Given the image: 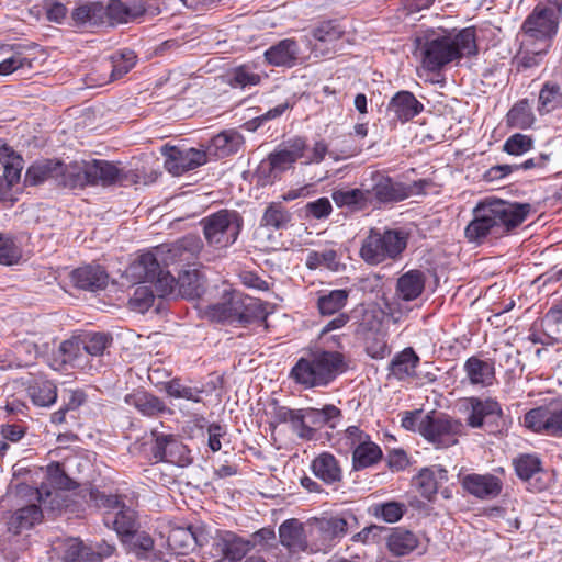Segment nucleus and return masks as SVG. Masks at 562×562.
Instances as JSON below:
<instances>
[{
	"label": "nucleus",
	"mask_w": 562,
	"mask_h": 562,
	"mask_svg": "<svg viewBox=\"0 0 562 562\" xmlns=\"http://www.w3.org/2000/svg\"><path fill=\"white\" fill-rule=\"evenodd\" d=\"M292 220V214L282 205L281 201L271 202L261 217V226L273 229L285 228Z\"/></svg>",
	"instance_id": "nucleus-45"
},
{
	"label": "nucleus",
	"mask_w": 562,
	"mask_h": 562,
	"mask_svg": "<svg viewBox=\"0 0 562 562\" xmlns=\"http://www.w3.org/2000/svg\"><path fill=\"white\" fill-rule=\"evenodd\" d=\"M0 164L3 173L0 175V199H4L11 188L20 181L23 159L7 144L0 143Z\"/></svg>",
	"instance_id": "nucleus-17"
},
{
	"label": "nucleus",
	"mask_w": 562,
	"mask_h": 562,
	"mask_svg": "<svg viewBox=\"0 0 562 562\" xmlns=\"http://www.w3.org/2000/svg\"><path fill=\"white\" fill-rule=\"evenodd\" d=\"M370 510L376 518H381L385 522L393 524L403 517L406 510V506L403 503L391 501L386 503L374 504Z\"/></svg>",
	"instance_id": "nucleus-52"
},
{
	"label": "nucleus",
	"mask_w": 562,
	"mask_h": 562,
	"mask_svg": "<svg viewBox=\"0 0 562 562\" xmlns=\"http://www.w3.org/2000/svg\"><path fill=\"white\" fill-rule=\"evenodd\" d=\"M333 201L337 206H348L356 210H362L371 203V193L369 190L361 189H341L331 194Z\"/></svg>",
	"instance_id": "nucleus-44"
},
{
	"label": "nucleus",
	"mask_w": 562,
	"mask_h": 562,
	"mask_svg": "<svg viewBox=\"0 0 562 562\" xmlns=\"http://www.w3.org/2000/svg\"><path fill=\"white\" fill-rule=\"evenodd\" d=\"M382 451L378 445L366 437L364 441L359 442L353 449L352 462L355 470H361L371 467L380 461Z\"/></svg>",
	"instance_id": "nucleus-43"
},
{
	"label": "nucleus",
	"mask_w": 562,
	"mask_h": 562,
	"mask_svg": "<svg viewBox=\"0 0 562 562\" xmlns=\"http://www.w3.org/2000/svg\"><path fill=\"white\" fill-rule=\"evenodd\" d=\"M100 505L106 508L104 524L112 527L123 542L130 540L140 528L138 513L127 505L121 495H101Z\"/></svg>",
	"instance_id": "nucleus-5"
},
{
	"label": "nucleus",
	"mask_w": 562,
	"mask_h": 562,
	"mask_svg": "<svg viewBox=\"0 0 562 562\" xmlns=\"http://www.w3.org/2000/svg\"><path fill=\"white\" fill-rule=\"evenodd\" d=\"M531 211L529 203H514L485 199L473 211V220L464 235L470 243L482 244L487 238L498 239L519 226Z\"/></svg>",
	"instance_id": "nucleus-1"
},
{
	"label": "nucleus",
	"mask_w": 562,
	"mask_h": 562,
	"mask_svg": "<svg viewBox=\"0 0 562 562\" xmlns=\"http://www.w3.org/2000/svg\"><path fill=\"white\" fill-rule=\"evenodd\" d=\"M463 406L468 413L467 424L472 428L496 423L503 415L499 403L491 397H469L465 398Z\"/></svg>",
	"instance_id": "nucleus-12"
},
{
	"label": "nucleus",
	"mask_w": 562,
	"mask_h": 562,
	"mask_svg": "<svg viewBox=\"0 0 562 562\" xmlns=\"http://www.w3.org/2000/svg\"><path fill=\"white\" fill-rule=\"evenodd\" d=\"M535 122V116L527 100L516 103L507 113V123L512 127L528 128Z\"/></svg>",
	"instance_id": "nucleus-49"
},
{
	"label": "nucleus",
	"mask_w": 562,
	"mask_h": 562,
	"mask_svg": "<svg viewBox=\"0 0 562 562\" xmlns=\"http://www.w3.org/2000/svg\"><path fill=\"white\" fill-rule=\"evenodd\" d=\"M266 316V308L260 300L241 294V307L238 314V324H249Z\"/></svg>",
	"instance_id": "nucleus-51"
},
{
	"label": "nucleus",
	"mask_w": 562,
	"mask_h": 562,
	"mask_svg": "<svg viewBox=\"0 0 562 562\" xmlns=\"http://www.w3.org/2000/svg\"><path fill=\"white\" fill-rule=\"evenodd\" d=\"M75 286L85 291H99L106 286L108 274L100 266H83L71 272Z\"/></svg>",
	"instance_id": "nucleus-24"
},
{
	"label": "nucleus",
	"mask_w": 562,
	"mask_h": 562,
	"mask_svg": "<svg viewBox=\"0 0 562 562\" xmlns=\"http://www.w3.org/2000/svg\"><path fill=\"white\" fill-rule=\"evenodd\" d=\"M206 162V154L195 148L171 149L166 160V168L175 176L193 170Z\"/></svg>",
	"instance_id": "nucleus-20"
},
{
	"label": "nucleus",
	"mask_w": 562,
	"mask_h": 562,
	"mask_svg": "<svg viewBox=\"0 0 562 562\" xmlns=\"http://www.w3.org/2000/svg\"><path fill=\"white\" fill-rule=\"evenodd\" d=\"M86 173L89 177V186L109 187L126 179L125 171L116 164L102 159L87 161Z\"/></svg>",
	"instance_id": "nucleus-18"
},
{
	"label": "nucleus",
	"mask_w": 562,
	"mask_h": 562,
	"mask_svg": "<svg viewBox=\"0 0 562 562\" xmlns=\"http://www.w3.org/2000/svg\"><path fill=\"white\" fill-rule=\"evenodd\" d=\"M153 302L154 290L147 285H139L135 289L128 304L132 310L143 313L153 305Z\"/></svg>",
	"instance_id": "nucleus-64"
},
{
	"label": "nucleus",
	"mask_w": 562,
	"mask_h": 562,
	"mask_svg": "<svg viewBox=\"0 0 562 562\" xmlns=\"http://www.w3.org/2000/svg\"><path fill=\"white\" fill-rule=\"evenodd\" d=\"M299 55V45L294 40H282L265 52L268 64L277 67H292Z\"/></svg>",
	"instance_id": "nucleus-28"
},
{
	"label": "nucleus",
	"mask_w": 562,
	"mask_h": 562,
	"mask_svg": "<svg viewBox=\"0 0 562 562\" xmlns=\"http://www.w3.org/2000/svg\"><path fill=\"white\" fill-rule=\"evenodd\" d=\"M178 296L193 300L200 297L205 291V280L196 270H184L178 279Z\"/></svg>",
	"instance_id": "nucleus-39"
},
{
	"label": "nucleus",
	"mask_w": 562,
	"mask_h": 562,
	"mask_svg": "<svg viewBox=\"0 0 562 562\" xmlns=\"http://www.w3.org/2000/svg\"><path fill=\"white\" fill-rule=\"evenodd\" d=\"M465 375L472 385L490 386L495 379L493 363L477 357H470L463 366Z\"/></svg>",
	"instance_id": "nucleus-32"
},
{
	"label": "nucleus",
	"mask_w": 562,
	"mask_h": 562,
	"mask_svg": "<svg viewBox=\"0 0 562 562\" xmlns=\"http://www.w3.org/2000/svg\"><path fill=\"white\" fill-rule=\"evenodd\" d=\"M344 356L337 351H316L302 357L290 376L306 389L326 386L344 371Z\"/></svg>",
	"instance_id": "nucleus-3"
},
{
	"label": "nucleus",
	"mask_w": 562,
	"mask_h": 562,
	"mask_svg": "<svg viewBox=\"0 0 562 562\" xmlns=\"http://www.w3.org/2000/svg\"><path fill=\"white\" fill-rule=\"evenodd\" d=\"M135 63L136 55L133 50H125L111 55L108 60H104L100 65V68L104 70H111V72L108 78L95 80L97 85L102 86L104 83L122 78L134 67Z\"/></svg>",
	"instance_id": "nucleus-26"
},
{
	"label": "nucleus",
	"mask_w": 562,
	"mask_h": 562,
	"mask_svg": "<svg viewBox=\"0 0 562 562\" xmlns=\"http://www.w3.org/2000/svg\"><path fill=\"white\" fill-rule=\"evenodd\" d=\"M425 274L420 270H409L397 280L396 294L404 301L417 299L425 289Z\"/></svg>",
	"instance_id": "nucleus-37"
},
{
	"label": "nucleus",
	"mask_w": 562,
	"mask_h": 562,
	"mask_svg": "<svg viewBox=\"0 0 562 562\" xmlns=\"http://www.w3.org/2000/svg\"><path fill=\"white\" fill-rule=\"evenodd\" d=\"M306 266L310 269H316L321 266H324L334 270L337 267V252L334 249H326L324 251H311L306 259Z\"/></svg>",
	"instance_id": "nucleus-63"
},
{
	"label": "nucleus",
	"mask_w": 562,
	"mask_h": 562,
	"mask_svg": "<svg viewBox=\"0 0 562 562\" xmlns=\"http://www.w3.org/2000/svg\"><path fill=\"white\" fill-rule=\"evenodd\" d=\"M241 307V293L233 291L223 297L222 302L209 308V316L212 321L228 325L238 324V314Z\"/></svg>",
	"instance_id": "nucleus-23"
},
{
	"label": "nucleus",
	"mask_w": 562,
	"mask_h": 562,
	"mask_svg": "<svg viewBox=\"0 0 562 562\" xmlns=\"http://www.w3.org/2000/svg\"><path fill=\"white\" fill-rule=\"evenodd\" d=\"M561 10L562 0L539 2L522 24L525 35L530 40L543 41L544 47H548V40L557 33Z\"/></svg>",
	"instance_id": "nucleus-7"
},
{
	"label": "nucleus",
	"mask_w": 562,
	"mask_h": 562,
	"mask_svg": "<svg viewBox=\"0 0 562 562\" xmlns=\"http://www.w3.org/2000/svg\"><path fill=\"white\" fill-rule=\"evenodd\" d=\"M386 546L394 555L402 557L417 548L418 538L409 530L395 528L389 535Z\"/></svg>",
	"instance_id": "nucleus-42"
},
{
	"label": "nucleus",
	"mask_w": 562,
	"mask_h": 562,
	"mask_svg": "<svg viewBox=\"0 0 562 562\" xmlns=\"http://www.w3.org/2000/svg\"><path fill=\"white\" fill-rule=\"evenodd\" d=\"M104 25H113L115 23H128L134 19L144 14L145 9L135 0L121 1L111 0L104 4Z\"/></svg>",
	"instance_id": "nucleus-22"
},
{
	"label": "nucleus",
	"mask_w": 562,
	"mask_h": 562,
	"mask_svg": "<svg viewBox=\"0 0 562 562\" xmlns=\"http://www.w3.org/2000/svg\"><path fill=\"white\" fill-rule=\"evenodd\" d=\"M340 418L341 411L331 404L325 405L323 408H307V422L317 428L328 426L334 429Z\"/></svg>",
	"instance_id": "nucleus-47"
},
{
	"label": "nucleus",
	"mask_w": 562,
	"mask_h": 562,
	"mask_svg": "<svg viewBox=\"0 0 562 562\" xmlns=\"http://www.w3.org/2000/svg\"><path fill=\"white\" fill-rule=\"evenodd\" d=\"M416 484L420 494L425 498L431 499V497L436 495L438 491V480L436 472L431 469H423L416 479Z\"/></svg>",
	"instance_id": "nucleus-61"
},
{
	"label": "nucleus",
	"mask_w": 562,
	"mask_h": 562,
	"mask_svg": "<svg viewBox=\"0 0 562 562\" xmlns=\"http://www.w3.org/2000/svg\"><path fill=\"white\" fill-rule=\"evenodd\" d=\"M150 452L155 462H169L178 467L192 463V457L187 446L172 434L151 430Z\"/></svg>",
	"instance_id": "nucleus-10"
},
{
	"label": "nucleus",
	"mask_w": 562,
	"mask_h": 562,
	"mask_svg": "<svg viewBox=\"0 0 562 562\" xmlns=\"http://www.w3.org/2000/svg\"><path fill=\"white\" fill-rule=\"evenodd\" d=\"M40 65L35 47L18 46L10 57L0 63V75L7 76L18 70L26 75L30 71L37 70Z\"/></svg>",
	"instance_id": "nucleus-19"
},
{
	"label": "nucleus",
	"mask_w": 562,
	"mask_h": 562,
	"mask_svg": "<svg viewBox=\"0 0 562 562\" xmlns=\"http://www.w3.org/2000/svg\"><path fill=\"white\" fill-rule=\"evenodd\" d=\"M306 147L305 139L301 137L282 144L270 153L267 159L261 161L258 172L274 180L281 173L292 168L295 161L304 156Z\"/></svg>",
	"instance_id": "nucleus-8"
},
{
	"label": "nucleus",
	"mask_w": 562,
	"mask_h": 562,
	"mask_svg": "<svg viewBox=\"0 0 562 562\" xmlns=\"http://www.w3.org/2000/svg\"><path fill=\"white\" fill-rule=\"evenodd\" d=\"M202 249V241L196 235H187L170 244L161 245L157 252L162 255L165 265L175 262H190Z\"/></svg>",
	"instance_id": "nucleus-14"
},
{
	"label": "nucleus",
	"mask_w": 562,
	"mask_h": 562,
	"mask_svg": "<svg viewBox=\"0 0 562 562\" xmlns=\"http://www.w3.org/2000/svg\"><path fill=\"white\" fill-rule=\"evenodd\" d=\"M460 483L465 492L480 499H493L503 488L501 479L491 473L467 474L460 479Z\"/></svg>",
	"instance_id": "nucleus-15"
},
{
	"label": "nucleus",
	"mask_w": 562,
	"mask_h": 562,
	"mask_svg": "<svg viewBox=\"0 0 562 562\" xmlns=\"http://www.w3.org/2000/svg\"><path fill=\"white\" fill-rule=\"evenodd\" d=\"M43 519V512L40 506L31 504L15 510L9 521L8 530L13 535H20L29 530Z\"/></svg>",
	"instance_id": "nucleus-33"
},
{
	"label": "nucleus",
	"mask_w": 562,
	"mask_h": 562,
	"mask_svg": "<svg viewBox=\"0 0 562 562\" xmlns=\"http://www.w3.org/2000/svg\"><path fill=\"white\" fill-rule=\"evenodd\" d=\"M348 299V291L333 290L326 295H322L317 301V306L323 315H331L341 310Z\"/></svg>",
	"instance_id": "nucleus-53"
},
{
	"label": "nucleus",
	"mask_w": 562,
	"mask_h": 562,
	"mask_svg": "<svg viewBox=\"0 0 562 562\" xmlns=\"http://www.w3.org/2000/svg\"><path fill=\"white\" fill-rule=\"evenodd\" d=\"M244 143V137L240 133L234 130H228L215 135L210 145L217 157H227L238 151Z\"/></svg>",
	"instance_id": "nucleus-41"
},
{
	"label": "nucleus",
	"mask_w": 562,
	"mask_h": 562,
	"mask_svg": "<svg viewBox=\"0 0 562 562\" xmlns=\"http://www.w3.org/2000/svg\"><path fill=\"white\" fill-rule=\"evenodd\" d=\"M168 542L173 550L186 553L195 548L198 539L191 528H175L169 532Z\"/></svg>",
	"instance_id": "nucleus-50"
},
{
	"label": "nucleus",
	"mask_w": 562,
	"mask_h": 562,
	"mask_svg": "<svg viewBox=\"0 0 562 562\" xmlns=\"http://www.w3.org/2000/svg\"><path fill=\"white\" fill-rule=\"evenodd\" d=\"M86 162L87 161L74 162L68 166L63 165L58 183L71 189L89 186V177L86 173Z\"/></svg>",
	"instance_id": "nucleus-46"
},
{
	"label": "nucleus",
	"mask_w": 562,
	"mask_h": 562,
	"mask_svg": "<svg viewBox=\"0 0 562 562\" xmlns=\"http://www.w3.org/2000/svg\"><path fill=\"white\" fill-rule=\"evenodd\" d=\"M279 539L280 543L290 552L311 551L312 546L307 543L303 524L297 519H288L280 525Z\"/></svg>",
	"instance_id": "nucleus-21"
},
{
	"label": "nucleus",
	"mask_w": 562,
	"mask_h": 562,
	"mask_svg": "<svg viewBox=\"0 0 562 562\" xmlns=\"http://www.w3.org/2000/svg\"><path fill=\"white\" fill-rule=\"evenodd\" d=\"M63 171V164L58 160H41L29 167L25 173V182L38 186L49 179L58 181Z\"/></svg>",
	"instance_id": "nucleus-35"
},
{
	"label": "nucleus",
	"mask_w": 562,
	"mask_h": 562,
	"mask_svg": "<svg viewBox=\"0 0 562 562\" xmlns=\"http://www.w3.org/2000/svg\"><path fill=\"white\" fill-rule=\"evenodd\" d=\"M124 401L146 416H155L166 411V406L160 398L145 391L127 394Z\"/></svg>",
	"instance_id": "nucleus-40"
},
{
	"label": "nucleus",
	"mask_w": 562,
	"mask_h": 562,
	"mask_svg": "<svg viewBox=\"0 0 562 562\" xmlns=\"http://www.w3.org/2000/svg\"><path fill=\"white\" fill-rule=\"evenodd\" d=\"M356 522L357 518L352 514L316 520L313 531L322 537V542L312 544L311 552L327 551L333 546V541L342 538Z\"/></svg>",
	"instance_id": "nucleus-11"
},
{
	"label": "nucleus",
	"mask_w": 562,
	"mask_h": 562,
	"mask_svg": "<svg viewBox=\"0 0 562 562\" xmlns=\"http://www.w3.org/2000/svg\"><path fill=\"white\" fill-rule=\"evenodd\" d=\"M32 401L37 406H49L57 398L56 387L52 382L45 381L30 389Z\"/></svg>",
	"instance_id": "nucleus-56"
},
{
	"label": "nucleus",
	"mask_w": 562,
	"mask_h": 562,
	"mask_svg": "<svg viewBox=\"0 0 562 562\" xmlns=\"http://www.w3.org/2000/svg\"><path fill=\"white\" fill-rule=\"evenodd\" d=\"M381 318L376 311H364L360 322L357 324L355 334L359 338H367V336L380 333Z\"/></svg>",
	"instance_id": "nucleus-55"
},
{
	"label": "nucleus",
	"mask_w": 562,
	"mask_h": 562,
	"mask_svg": "<svg viewBox=\"0 0 562 562\" xmlns=\"http://www.w3.org/2000/svg\"><path fill=\"white\" fill-rule=\"evenodd\" d=\"M151 283L158 296L178 297L177 280L169 272L162 270Z\"/></svg>",
	"instance_id": "nucleus-62"
},
{
	"label": "nucleus",
	"mask_w": 562,
	"mask_h": 562,
	"mask_svg": "<svg viewBox=\"0 0 562 562\" xmlns=\"http://www.w3.org/2000/svg\"><path fill=\"white\" fill-rule=\"evenodd\" d=\"M407 246L406 235L397 229H371L363 239L360 257L369 265L396 260Z\"/></svg>",
	"instance_id": "nucleus-4"
},
{
	"label": "nucleus",
	"mask_w": 562,
	"mask_h": 562,
	"mask_svg": "<svg viewBox=\"0 0 562 562\" xmlns=\"http://www.w3.org/2000/svg\"><path fill=\"white\" fill-rule=\"evenodd\" d=\"M159 258L162 259V255L157 251L142 254L137 260L130 266V274L139 282H153L162 271Z\"/></svg>",
	"instance_id": "nucleus-29"
},
{
	"label": "nucleus",
	"mask_w": 562,
	"mask_h": 562,
	"mask_svg": "<svg viewBox=\"0 0 562 562\" xmlns=\"http://www.w3.org/2000/svg\"><path fill=\"white\" fill-rule=\"evenodd\" d=\"M344 31L334 21H325L321 23L314 31L313 37L315 40L314 50L319 52L322 55L336 50L337 43L341 38Z\"/></svg>",
	"instance_id": "nucleus-31"
},
{
	"label": "nucleus",
	"mask_w": 562,
	"mask_h": 562,
	"mask_svg": "<svg viewBox=\"0 0 562 562\" xmlns=\"http://www.w3.org/2000/svg\"><path fill=\"white\" fill-rule=\"evenodd\" d=\"M418 363L419 357L408 347L392 359L389 370L394 378L402 381L415 376Z\"/></svg>",
	"instance_id": "nucleus-36"
},
{
	"label": "nucleus",
	"mask_w": 562,
	"mask_h": 562,
	"mask_svg": "<svg viewBox=\"0 0 562 562\" xmlns=\"http://www.w3.org/2000/svg\"><path fill=\"white\" fill-rule=\"evenodd\" d=\"M389 109L401 121H409L419 114L424 106L409 91H400L391 100Z\"/></svg>",
	"instance_id": "nucleus-34"
},
{
	"label": "nucleus",
	"mask_w": 562,
	"mask_h": 562,
	"mask_svg": "<svg viewBox=\"0 0 562 562\" xmlns=\"http://www.w3.org/2000/svg\"><path fill=\"white\" fill-rule=\"evenodd\" d=\"M22 258V250L14 239L5 234H0V263L12 266Z\"/></svg>",
	"instance_id": "nucleus-54"
},
{
	"label": "nucleus",
	"mask_w": 562,
	"mask_h": 562,
	"mask_svg": "<svg viewBox=\"0 0 562 562\" xmlns=\"http://www.w3.org/2000/svg\"><path fill=\"white\" fill-rule=\"evenodd\" d=\"M312 471L326 484L339 482L342 476L338 461L329 452H323L313 460Z\"/></svg>",
	"instance_id": "nucleus-38"
},
{
	"label": "nucleus",
	"mask_w": 562,
	"mask_h": 562,
	"mask_svg": "<svg viewBox=\"0 0 562 562\" xmlns=\"http://www.w3.org/2000/svg\"><path fill=\"white\" fill-rule=\"evenodd\" d=\"M423 67L429 71L440 70L443 66L463 57L477 55L476 30L464 27L458 33L434 31L417 38Z\"/></svg>",
	"instance_id": "nucleus-2"
},
{
	"label": "nucleus",
	"mask_w": 562,
	"mask_h": 562,
	"mask_svg": "<svg viewBox=\"0 0 562 562\" xmlns=\"http://www.w3.org/2000/svg\"><path fill=\"white\" fill-rule=\"evenodd\" d=\"M252 543L232 531L220 532L213 542L216 555L228 562H239L251 550Z\"/></svg>",
	"instance_id": "nucleus-16"
},
{
	"label": "nucleus",
	"mask_w": 562,
	"mask_h": 562,
	"mask_svg": "<svg viewBox=\"0 0 562 562\" xmlns=\"http://www.w3.org/2000/svg\"><path fill=\"white\" fill-rule=\"evenodd\" d=\"M64 562H101V555L86 547L77 538H68L56 547Z\"/></svg>",
	"instance_id": "nucleus-30"
},
{
	"label": "nucleus",
	"mask_w": 562,
	"mask_h": 562,
	"mask_svg": "<svg viewBox=\"0 0 562 562\" xmlns=\"http://www.w3.org/2000/svg\"><path fill=\"white\" fill-rule=\"evenodd\" d=\"M461 427V423L435 412L427 414L418 423L419 434L437 448L456 445L458 442L457 435L460 432Z\"/></svg>",
	"instance_id": "nucleus-9"
},
{
	"label": "nucleus",
	"mask_w": 562,
	"mask_h": 562,
	"mask_svg": "<svg viewBox=\"0 0 562 562\" xmlns=\"http://www.w3.org/2000/svg\"><path fill=\"white\" fill-rule=\"evenodd\" d=\"M82 344L88 355L102 356L104 350L112 344V337L105 333H93L87 335Z\"/></svg>",
	"instance_id": "nucleus-58"
},
{
	"label": "nucleus",
	"mask_w": 562,
	"mask_h": 562,
	"mask_svg": "<svg viewBox=\"0 0 562 562\" xmlns=\"http://www.w3.org/2000/svg\"><path fill=\"white\" fill-rule=\"evenodd\" d=\"M514 465L517 475L524 481L529 480L541 470L540 460L531 454L520 456L514 461Z\"/></svg>",
	"instance_id": "nucleus-60"
},
{
	"label": "nucleus",
	"mask_w": 562,
	"mask_h": 562,
	"mask_svg": "<svg viewBox=\"0 0 562 562\" xmlns=\"http://www.w3.org/2000/svg\"><path fill=\"white\" fill-rule=\"evenodd\" d=\"M207 244L226 248L234 244L240 233L243 218L236 211L221 210L201 221Z\"/></svg>",
	"instance_id": "nucleus-6"
},
{
	"label": "nucleus",
	"mask_w": 562,
	"mask_h": 562,
	"mask_svg": "<svg viewBox=\"0 0 562 562\" xmlns=\"http://www.w3.org/2000/svg\"><path fill=\"white\" fill-rule=\"evenodd\" d=\"M524 425L549 436H562V408L540 406L527 412Z\"/></svg>",
	"instance_id": "nucleus-13"
},
{
	"label": "nucleus",
	"mask_w": 562,
	"mask_h": 562,
	"mask_svg": "<svg viewBox=\"0 0 562 562\" xmlns=\"http://www.w3.org/2000/svg\"><path fill=\"white\" fill-rule=\"evenodd\" d=\"M366 345L367 353L373 359H383L390 355V348L385 335L383 333H375L374 335L362 338Z\"/></svg>",
	"instance_id": "nucleus-59"
},
{
	"label": "nucleus",
	"mask_w": 562,
	"mask_h": 562,
	"mask_svg": "<svg viewBox=\"0 0 562 562\" xmlns=\"http://www.w3.org/2000/svg\"><path fill=\"white\" fill-rule=\"evenodd\" d=\"M104 3L101 1H87L80 3L71 12V19L77 26L99 27L104 25Z\"/></svg>",
	"instance_id": "nucleus-27"
},
{
	"label": "nucleus",
	"mask_w": 562,
	"mask_h": 562,
	"mask_svg": "<svg viewBox=\"0 0 562 562\" xmlns=\"http://www.w3.org/2000/svg\"><path fill=\"white\" fill-rule=\"evenodd\" d=\"M369 191L371 199L374 196L380 203L400 202L409 196L408 188L384 176H378L374 179L372 189Z\"/></svg>",
	"instance_id": "nucleus-25"
},
{
	"label": "nucleus",
	"mask_w": 562,
	"mask_h": 562,
	"mask_svg": "<svg viewBox=\"0 0 562 562\" xmlns=\"http://www.w3.org/2000/svg\"><path fill=\"white\" fill-rule=\"evenodd\" d=\"M562 106V87L548 81L543 85L539 93V111L549 113Z\"/></svg>",
	"instance_id": "nucleus-48"
},
{
	"label": "nucleus",
	"mask_w": 562,
	"mask_h": 562,
	"mask_svg": "<svg viewBox=\"0 0 562 562\" xmlns=\"http://www.w3.org/2000/svg\"><path fill=\"white\" fill-rule=\"evenodd\" d=\"M260 80V75L254 72L248 66L243 65L233 69L228 82L232 87L245 88L247 86H257Z\"/></svg>",
	"instance_id": "nucleus-57"
}]
</instances>
